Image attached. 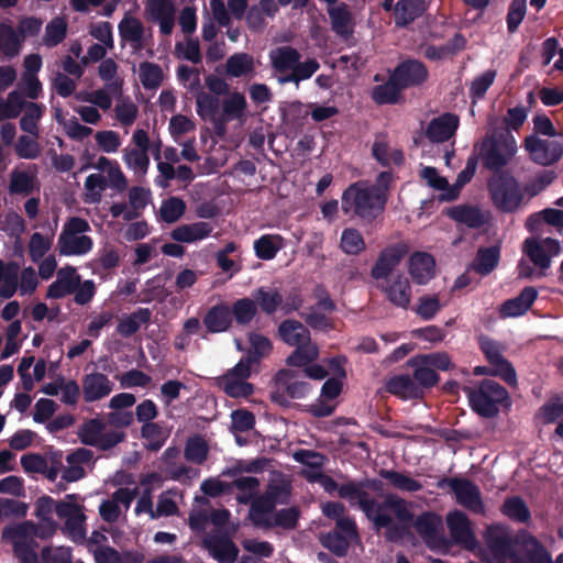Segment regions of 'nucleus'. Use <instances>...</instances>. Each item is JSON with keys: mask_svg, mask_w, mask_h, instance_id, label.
Returning a JSON list of instances; mask_svg holds the SVG:
<instances>
[{"mask_svg": "<svg viewBox=\"0 0 563 563\" xmlns=\"http://www.w3.org/2000/svg\"><path fill=\"white\" fill-rule=\"evenodd\" d=\"M339 497L347 500L350 506L358 507L377 530L388 529V539H393L394 536L398 534L399 528L394 525L393 518L387 514V510L393 511L396 519L402 523L413 521V512L405 499L390 494L382 503H378L364 489L361 481H347L341 484Z\"/></svg>", "mask_w": 563, "mask_h": 563, "instance_id": "nucleus-1", "label": "nucleus"}, {"mask_svg": "<svg viewBox=\"0 0 563 563\" xmlns=\"http://www.w3.org/2000/svg\"><path fill=\"white\" fill-rule=\"evenodd\" d=\"M517 153V142L510 130L495 128L481 142L478 158L485 169L496 174L507 173L504 170L510 164Z\"/></svg>", "mask_w": 563, "mask_h": 563, "instance_id": "nucleus-2", "label": "nucleus"}, {"mask_svg": "<svg viewBox=\"0 0 563 563\" xmlns=\"http://www.w3.org/2000/svg\"><path fill=\"white\" fill-rule=\"evenodd\" d=\"M365 181L349 185L341 197V209L344 214H353L366 222L376 220L386 209L387 202Z\"/></svg>", "mask_w": 563, "mask_h": 563, "instance_id": "nucleus-3", "label": "nucleus"}, {"mask_svg": "<svg viewBox=\"0 0 563 563\" xmlns=\"http://www.w3.org/2000/svg\"><path fill=\"white\" fill-rule=\"evenodd\" d=\"M464 393L471 409L482 418H495L501 406L511 405L507 389L493 379H483L476 388L465 387Z\"/></svg>", "mask_w": 563, "mask_h": 563, "instance_id": "nucleus-4", "label": "nucleus"}, {"mask_svg": "<svg viewBox=\"0 0 563 563\" xmlns=\"http://www.w3.org/2000/svg\"><path fill=\"white\" fill-rule=\"evenodd\" d=\"M487 189L493 206L503 213L517 212L525 200L519 181L510 173L492 175Z\"/></svg>", "mask_w": 563, "mask_h": 563, "instance_id": "nucleus-5", "label": "nucleus"}, {"mask_svg": "<svg viewBox=\"0 0 563 563\" xmlns=\"http://www.w3.org/2000/svg\"><path fill=\"white\" fill-rule=\"evenodd\" d=\"M522 533H528V531L519 529L516 533H512L508 526L493 523L486 528L484 540L495 559L514 561L523 543Z\"/></svg>", "mask_w": 563, "mask_h": 563, "instance_id": "nucleus-6", "label": "nucleus"}, {"mask_svg": "<svg viewBox=\"0 0 563 563\" xmlns=\"http://www.w3.org/2000/svg\"><path fill=\"white\" fill-rule=\"evenodd\" d=\"M291 496V485L285 479L272 481L263 494L256 496L251 504L249 518L252 523H267L261 521L260 516L271 515L277 505H288Z\"/></svg>", "mask_w": 563, "mask_h": 563, "instance_id": "nucleus-7", "label": "nucleus"}, {"mask_svg": "<svg viewBox=\"0 0 563 563\" xmlns=\"http://www.w3.org/2000/svg\"><path fill=\"white\" fill-rule=\"evenodd\" d=\"M437 485L441 489L450 487L455 496L456 503L470 512L474 515L485 514V505L481 489L468 478L443 477Z\"/></svg>", "mask_w": 563, "mask_h": 563, "instance_id": "nucleus-8", "label": "nucleus"}, {"mask_svg": "<svg viewBox=\"0 0 563 563\" xmlns=\"http://www.w3.org/2000/svg\"><path fill=\"white\" fill-rule=\"evenodd\" d=\"M553 137L552 140H542L533 134L525 139V148L531 161L542 166H551L561 159L563 155V134Z\"/></svg>", "mask_w": 563, "mask_h": 563, "instance_id": "nucleus-9", "label": "nucleus"}, {"mask_svg": "<svg viewBox=\"0 0 563 563\" xmlns=\"http://www.w3.org/2000/svg\"><path fill=\"white\" fill-rule=\"evenodd\" d=\"M553 137L552 140H542L533 134L525 139V148L531 161L542 166H551L561 159L563 155V134Z\"/></svg>", "mask_w": 563, "mask_h": 563, "instance_id": "nucleus-10", "label": "nucleus"}, {"mask_svg": "<svg viewBox=\"0 0 563 563\" xmlns=\"http://www.w3.org/2000/svg\"><path fill=\"white\" fill-rule=\"evenodd\" d=\"M522 251L537 267L544 271L551 266V258L560 254L561 245L552 238L541 241L528 238L523 242Z\"/></svg>", "mask_w": 563, "mask_h": 563, "instance_id": "nucleus-11", "label": "nucleus"}, {"mask_svg": "<svg viewBox=\"0 0 563 563\" xmlns=\"http://www.w3.org/2000/svg\"><path fill=\"white\" fill-rule=\"evenodd\" d=\"M408 252L407 244L402 242L384 247L371 268V276L376 280L387 279Z\"/></svg>", "mask_w": 563, "mask_h": 563, "instance_id": "nucleus-12", "label": "nucleus"}, {"mask_svg": "<svg viewBox=\"0 0 563 563\" xmlns=\"http://www.w3.org/2000/svg\"><path fill=\"white\" fill-rule=\"evenodd\" d=\"M390 74L402 90L421 86L429 77L424 63L413 58L400 62Z\"/></svg>", "mask_w": 563, "mask_h": 563, "instance_id": "nucleus-13", "label": "nucleus"}, {"mask_svg": "<svg viewBox=\"0 0 563 563\" xmlns=\"http://www.w3.org/2000/svg\"><path fill=\"white\" fill-rule=\"evenodd\" d=\"M446 523L450 537L455 544L467 550H473L476 547L477 541L471 528L470 519L463 511H451L446 517Z\"/></svg>", "mask_w": 563, "mask_h": 563, "instance_id": "nucleus-14", "label": "nucleus"}, {"mask_svg": "<svg viewBox=\"0 0 563 563\" xmlns=\"http://www.w3.org/2000/svg\"><path fill=\"white\" fill-rule=\"evenodd\" d=\"M459 124L460 119L456 114L445 112L429 122L426 136L432 143L446 142L455 134Z\"/></svg>", "mask_w": 563, "mask_h": 563, "instance_id": "nucleus-15", "label": "nucleus"}, {"mask_svg": "<svg viewBox=\"0 0 563 563\" xmlns=\"http://www.w3.org/2000/svg\"><path fill=\"white\" fill-rule=\"evenodd\" d=\"M80 285V276L74 266L67 265L57 271V278L46 291V298L60 299L73 294Z\"/></svg>", "mask_w": 563, "mask_h": 563, "instance_id": "nucleus-16", "label": "nucleus"}, {"mask_svg": "<svg viewBox=\"0 0 563 563\" xmlns=\"http://www.w3.org/2000/svg\"><path fill=\"white\" fill-rule=\"evenodd\" d=\"M113 383L102 373H90L82 378V397L86 402H95L110 395Z\"/></svg>", "mask_w": 563, "mask_h": 563, "instance_id": "nucleus-17", "label": "nucleus"}, {"mask_svg": "<svg viewBox=\"0 0 563 563\" xmlns=\"http://www.w3.org/2000/svg\"><path fill=\"white\" fill-rule=\"evenodd\" d=\"M538 298V290L533 286L525 287L517 297L503 302L499 313L503 318H516L525 314Z\"/></svg>", "mask_w": 563, "mask_h": 563, "instance_id": "nucleus-18", "label": "nucleus"}, {"mask_svg": "<svg viewBox=\"0 0 563 563\" xmlns=\"http://www.w3.org/2000/svg\"><path fill=\"white\" fill-rule=\"evenodd\" d=\"M386 391L401 400L423 399V393L416 385L415 379L409 374H399L391 376L385 385Z\"/></svg>", "mask_w": 563, "mask_h": 563, "instance_id": "nucleus-19", "label": "nucleus"}, {"mask_svg": "<svg viewBox=\"0 0 563 563\" xmlns=\"http://www.w3.org/2000/svg\"><path fill=\"white\" fill-rule=\"evenodd\" d=\"M372 156L383 167H390L391 164L401 166L405 163V155L400 148L390 150L386 133L375 135Z\"/></svg>", "mask_w": 563, "mask_h": 563, "instance_id": "nucleus-20", "label": "nucleus"}, {"mask_svg": "<svg viewBox=\"0 0 563 563\" xmlns=\"http://www.w3.org/2000/svg\"><path fill=\"white\" fill-rule=\"evenodd\" d=\"M412 526L417 533L427 542H444V538L440 536V531L443 529V522L441 516L426 511L416 518Z\"/></svg>", "mask_w": 563, "mask_h": 563, "instance_id": "nucleus-21", "label": "nucleus"}, {"mask_svg": "<svg viewBox=\"0 0 563 563\" xmlns=\"http://www.w3.org/2000/svg\"><path fill=\"white\" fill-rule=\"evenodd\" d=\"M435 261L426 252H415L409 257L408 272L418 285H426L434 275Z\"/></svg>", "mask_w": 563, "mask_h": 563, "instance_id": "nucleus-22", "label": "nucleus"}, {"mask_svg": "<svg viewBox=\"0 0 563 563\" xmlns=\"http://www.w3.org/2000/svg\"><path fill=\"white\" fill-rule=\"evenodd\" d=\"M378 288L386 295L387 299L396 307L407 309L411 301V286L402 274L394 277L387 285H379Z\"/></svg>", "mask_w": 563, "mask_h": 563, "instance_id": "nucleus-23", "label": "nucleus"}, {"mask_svg": "<svg viewBox=\"0 0 563 563\" xmlns=\"http://www.w3.org/2000/svg\"><path fill=\"white\" fill-rule=\"evenodd\" d=\"M268 58L273 70L284 76L294 71L298 59L301 58V54L297 48L290 45H284L271 49Z\"/></svg>", "mask_w": 563, "mask_h": 563, "instance_id": "nucleus-24", "label": "nucleus"}, {"mask_svg": "<svg viewBox=\"0 0 563 563\" xmlns=\"http://www.w3.org/2000/svg\"><path fill=\"white\" fill-rule=\"evenodd\" d=\"M521 538H523V543L519 553L523 556L519 558L517 555L514 563H552L550 553L536 537L528 532L522 533Z\"/></svg>", "mask_w": 563, "mask_h": 563, "instance_id": "nucleus-25", "label": "nucleus"}, {"mask_svg": "<svg viewBox=\"0 0 563 563\" xmlns=\"http://www.w3.org/2000/svg\"><path fill=\"white\" fill-rule=\"evenodd\" d=\"M427 10L426 0H398L393 12L397 27H407Z\"/></svg>", "mask_w": 563, "mask_h": 563, "instance_id": "nucleus-26", "label": "nucleus"}, {"mask_svg": "<svg viewBox=\"0 0 563 563\" xmlns=\"http://www.w3.org/2000/svg\"><path fill=\"white\" fill-rule=\"evenodd\" d=\"M280 340L289 346H298L311 341L309 329L298 320L286 319L278 325Z\"/></svg>", "mask_w": 563, "mask_h": 563, "instance_id": "nucleus-27", "label": "nucleus"}, {"mask_svg": "<svg viewBox=\"0 0 563 563\" xmlns=\"http://www.w3.org/2000/svg\"><path fill=\"white\" fill-rule=\"evenodd\" d=\"M297 373L292 369H279L275 375L277 386L285 388L291 399L305 398L311 390L308 382L297 380Z\"/></svg>", "mask_w": 563, "mask_h": 563, "instance_id": "nucleus-28", "label": "nucleus"}, {"mask_svg": "<svg viewBox=\"0 0 563 563\" xmlns=\"http://www.w3.org/2000/svg\"><path fill=\"white\" fill-rule=\"evenodd\" d=\"M93 241L88 235H70L60 233L57 241V247L60 255L80 256L92 250Z\"/></svg>", "mask_w": 563, "mask_h": 563, "instance_id": "nucleus-29", "label": "nucleus"}, {"mask_svg": "<svg viewBox=\"0 0 563 563\" xmlns=\"http://www.w3.org/2000/svg\"><path fill=\"white\" fill-rule=\"evenodd\" d=\"M54 532V528L49 527H38L32 521L25 520L20 523L10 525L3 528L2 538H27L29 540L32 538L46 539L52 536Z\"/></svg>", "mask_w": 563, "mask_h": 563, "instance_id": "nucleus-30", "label": "nucleus"}, {"mask_svg": "<svg viewBox=\"0 0 563 563\" xmlns=\"http://www.w3.org/2000/svg\"><path fill=\"white\" fill-rule=\"evenodd\" d=\"M202 322L210 333L228 331L232 325L230 307L225 303L211 307L205 314Z\"/></svg>", "mask_w": 563, "mask_h": 563, "instance_id": "nucleus-31", "label": "nucleus"}, {"mask_svg": "<svg viewBox=\"0 0 563 563\" xmlns=\"http://www.w3.org/2000/svg\"><path fill=\"white\" fill-rule=\"evenodd\" d=\"M499 261V246L492 245L487 247H479L473 262L470 264V269L474 271L481 276H487L498 266Z\"/></svg>", "mask_w": 563, "mask_h": 563, "instance_id": "nucleus-32", "label": "nucleus"}, {"mask_svg": "<svg viewBox=\"0 0 563 563\" xmlns=\"http://www.w3.org/2000/svg\"><path fill=\"white\" fill-rule=\"evenodd\" d=\"M212 558L218 563H234L239 555V548L227 536L213 537L206 542Z\"/></svg>", "mask_w": 563, "mask_h": 563, "instance_id": "nucleus-33", "label": "nucleus"}, {"mask_svg": "<svg viewBox=\"0 0 563 563\" xmlns=\"http://www.w3.org/2000/svg\"><path fill=\"white\" fill-rule=\"evenodd\" d=\"M300 516L299 508L296 506L289 508H283L276 510L274 514V518L272 519L269 515L260 516L261 521H266L267 523H253L255 527L271 529L273 527H279L286 530H291L297 527L298 519Z\"/></svg>", "mask_w": 563, "mask_h": 563, "instance_id": "nucleus-34", "label": "nucleus"}, {"mask_svg": "<svg viewBox=\"0 0 563 563\" xmlns=\"http://www.w3.org/2000/svg\"><path fill=\"white\" fill-rule=\"evenodd\" d=\"M212 232V225L208 222H195L181 224L175 228L170 236L179 243H192L208 238Z\"/></svg>", "mask_w": 563, "mask_h": 563, "instance_id": "nucleus-35", "label": "nucleus"}, {"mask_svg": "<svg viewBox=\"0 0 563 563\" xmlns=\"http://www.w3.org/2000/svg\"><path fill=\"white\" fill-rule=\"evenodd\" d=\"M118 29L121 40L130 43L135 52L143 48L144 25L141 20L125 15Z\"/></svg>", "mask_w": 563, "mask_h": 563, "instance_id": "nucleus-36", "label": "nucleus"}, {"mask_svg": "<svg viewBox=\"0 0 563 563\" xmlns=\"http://www.w3.org/2000/svg\"><path fill=\"white\" fill-rule=\"evenodd\" d=\"M407 365L413 368L412 378L416 385L426 395V391L435 387L440 382V375L428 365H423L419 361V356H412L407 361Z\"/></svg>", "mask_w": 563, "mask_h": 563, "instance_id": "nucleus-37", "label": "nucleus"}, {"mask_svg": "<svg viewBox=\"0 0 563 563\" xmlns=\"http://www.w3.org/2000/svg\"><path fill=\"white\" fill-rule=\"evenodd\" d=\"M446 214L455 222L467 225L471 229H478L485 224V218L478 207L459 205L448 209Z\"/></svg>", "mask_w": 563, "mask_h": 563, "instance_id": "nucleus-38", "label": "nucleus"}, {"mask_svg": "<svg viewBox=\"0 0 563 563\" xmlns=\"http://www.w3.org/2000/svg\"><path fill=\"white\" fill-rule=\"evenodd\" d=\"M328 14L331 20L332 31L339 36L346 37L352 34L353 16L346 3L342 2L336 7H330Z\"/></svg>", "mask_w": 563, "mask_h": 563, "instance_id": "nucleus-39", "label": "nucleus"}, {"mask_svg": "<svg viewBox=\"0 0 563 563\" xmlns=\"http://www.w3.org/2000/svg\"><path fill=\"white\" fill-rule=\"evenodd\" d=\"M401 91L402 88H400L397 80L390 74L386 82L377 85L372 89L371 97L378 106L396 104L399 101Z\"/></svg>", "mask_w": 563, "mask_h": 563, "instance_id": "nucleus-40", "label": "nucleus"}, {"mask_svg": "<svg viewBox=\"0 0 563 563\" xmlns=\"http://www.w3.org/2000/svg\"><path fill=\"white\" fill-rule=\"evenodd\" d=\"M500 512L514 522L529 523L531 520V511L520 496L507 497L500 507Z\"/></svg>", "mask_w": 563, "mask_h": 563, "instance_id": "nucleus-41", "label": "nucleus"}, {"mask_svg": "<svg viewBox=\"0 0 563 563\" xmlns=\"http://www.w3.org/2000/svg\"><path fill=\"white\" fill-rule=\"evenodd\" d=\"M253 297L256 306L267 316L274 314L283 305V295L277 288L258 287Z\"/></svg>", "mask_w": 563, "mask_h": 563, "instance_id": "nucleus-42", "label": "nucleus"}, {"mask_svg": "<svg viewBox=\"0 0 563 563\" xmlns=\"http://www.w3.org/2000/svg\"><path fill=\"white\" fill-rule=\"evenodd\" d=\"M151 317L152 312L148 308H139L120 320L117 332L123 338H130L140 330L141 324L148 323Z\"/></svg>", "mask_w": 563, "mask_h": 563, "instance_id": "nucleus-43", "label": "nucleus"}, {"mask_svg": "<svg viewBox=\"0 0 563 563\" xmlns=\"http://www.w3.org/2000/svg\"><path fill=\"white\" fill-rule=\"evenodd\" d=\"M542 223L563 229V210L545 208L534 212L528 217L526 228L531 232L538 231Z\"/></svg>", "mask_w": 563, "mask_h": 563, "instance_id": "nucleus-44", "label": "nucleus"}, {"mask_svg": "<svg viewBox=\"0 0 563 563\" xmlns=\"http://www.w3.org/2000/svg\"><path fill=\"white\" fill-rule=\"evenodd\" d=\"M320 68V64L316 58H308L305 62L298 59L294 71L286 74L284 76H279L278 82L284 84H296L303 80L310 79Z\"/></svg>", "mask_w": 563, "mask_h": 563, "instance_id": "nucleus-45", "label": "nucleus"}, {"mask_svg": "<svg viewBox=\"0 0 563 563\" xmlns=\"http://www.w3.org/2000/svg\"><path fill=\"white\" fill-rule=\"evenodd\" d=\"M247 341L250 343V349L245 356L256 365H260L262 360L267 357L273 351L272 341L261 333L250 332L247 334Z\"/></svg>", "mask_w": 563, "mask_h": 563, "instance_id": "nucleus-46", "label": "nucleus"}, {"mask_svg": "<svg viewBox=\"0 0 563 563\" xmlns=\"http://www.w3.org/2000/svg\"><path fill=\"white\" fill-rule=\"evenodd\" d=\"M12 542L14 556L21 563H42L35 549L38 547L34 539L27 538H2Z\"/></svg>", "mask_w": 563, "mask_h": 563, "instance_id": "nucleus-47", "label": "nucleus"}, {"mask_svg": "<svg viewBox=\"0 0 563 563\" xmlns=\"http://www.w3.org/2000/svg\"><path fill=\"white\" fill-rule=\"evenodd\" d=\"M257 311L256 302L249 297L235 300L230 308L231 319H234L236 324L242 327L250 324Z\"/></svg>", "mask_w": 563, "mask_h": 563, "instance_id": "nucleus-48", "label": "nucleus"}, {"mask_svg": "<svg viewBox=\"0 0 563 563\" xmlns=\"http://www.w3.org/2000/svg\"><path fill=\"white\" fill-rule=\"evenodd\" d=\"M283 247V238L278 234H263L254 241L255 255L263 261L273 260Z\"/></svg>", "mask_w": 563, "mask_h": 563, "instance_id": "nucleus-49", "label": "nucleus"}, {"mask_svg": "<svg viewBox=\"0 0 563 563\" xmlns=\"http://www.w3.org/2000/svg\"><path fill=\"white\" fill-rule=\"evenodd\" d=\"M319 357V349L312 343H305L295 346V350L287 356L286 364L291 367H306Z\"/></svg>", "mask_w": 563, "mask_h": 563, "instance_id": "nucleus-50", "label": "nucleus"}, {"mask_svg": "<svg viewBox=\"0 0 563 563\" xmlns=\"http://www.w3.org/2000/svg\"><path fill=\"white\" fill-rule=\"evenodd\" d=\"M379 476L388 481L393 487L402 492L416 493L422 489V484L419 481L394 470L382 468Z\"/></svg>", "mask_w": 563, "mask_h": 563, "instance_id": "nucleus-51", "label": "nucleus"}, {"mask_svg": "<svg viewBox=\"0 0 563 563\" xmlns=\"http://www.w3.org/2000/svg\"><path fill=\"white\" fill-rule=\"evenodd\" d=\"M225 71L234 78L246 76L254 71V59L247 53H235L227 59Z\"/></svg>", "mask_w": 563, "mask_h": 563, "instance_id": "nucleus-52", "label": "nucleus"}, {"mask_svg": "<svg viewBox=\"0 0 563 563\" xmlns=\"http://www.w3.org/2000/svg\"><path fill=\"white\" fill-rule=\"evenodd\" d=\"M106 430V423L99 418H92L85 421L78 428V439L79 441L89 446H96L99 444V439L102 435V431Z\"/></svg>", "mask_w": 563, "mask_h": 563, "instance_id": "nucleus-53", "label": "nucleus"}, {"mask_svg": "<svg viewBox=\"0 0 563 563\" xmlns=\"http://www.w3.org/2000/svg\"><path fill=\"white\" fill-rule=\"evenodd\" d=\"M218 386L231 398H247L254 393L253 384L245 380L232 379L228 376H220L218 378Z\"/></svg>", "mask_w": 563, "mask_h": 563, "instance_id": "nucleus-54", "label": "nucleus"}, {"mask_svg": "<svg viewBox=\"0 0 563 563\" xmlns=\"http://www.w3.org/2000/svg\"><path fill=\"white\" fill-rule=\"evenodd\" d=\"M260 485V479L254 476H241L235 478L232 486L240 492L236 496V500L243 505L252 504L254 498L258 496L257 492Z\"/></svg>", "mask_w": 563, "mask_h": 563, "instance_id": "nucleus-55", "label": "nucleus"}, {"mask_svg": "<svg viewBox=\"0 0 563 563\" xmlns=\"http://www.w3.org/2000/svg\"><path fill=\"white\" fill-rule=\"evenodd\" d=\"M209 446L200 435L190 437L185 444L184 457L191 463L201 465L206 462Z\"/></svg>", "mask_w": 563, "mask_h": 563, "instance_id": "nucleus-56", "label": "nucleus"}, {"mask_svg": "<svg viewBox=\"0 0 563 563\" xmlns=\"http://www.w3.org/2000/svg\"><path fill=\"white\" fill-rule=\"evenodd\" d=\"M340 247L347 255H358L366 249L362 233L354 228H346L342 231Z\"/></svg>", "mask_w": 563, "mask_h": 563, "instance_id": "nucleus-57", "label": "nucleus"}, {"mask_svg": "<svg viewBox=\"0 0 563 563\" xmlns=\"http://www.w3.org/2000/svg\"><path fill=\"white\" fill-rule=\"evenodd\" d=\"M45 107L35 102H27L25 112L20 119V128L22 131L38 136V121L44 113Z\"/></svg>", "mask_w": 563, "mask_h": 563, "instance_id": "nucleus-58", "label": "nucleus"}, {"mask_svg": "<svg viewBox=\"0 0 563 563\" xmlns=\"http://www.w3.org/2000/svg\"><path fill=\"white\" fill-rule=\"evenodd\" d=\"M139 78L145 89H157L164 79L163 69L158 64L152 62H142L140 64Z\"/></svg>", "mask_w": 563, "mask_h": 563, "instance_id": "nucleus-59", "label": "nucleus"}, {"mask_svg": "<svg viewBox=\"0 0 563 563\" xmlns=\"http://www.w3.org/2000/svg\"><path fill=\"white\" fill-rule=\"evenodd\" d=\"M35 176L14 169L10 174L9 192L11 195L29 196L34 191Z\"/></svg>", "mask_w": 563, "mask_h": 563, "instance_id": "nucleus-60", "label": "nucleus"}, {"mask_svg": "<svg viewBox=\"0 0 563 563\" xmlns=\"http://www.w3.org/2000/svg\"><path fill=\"white\" fill-rule=\"evenodd\" d=\"M220 110V100L218 97L208 93L200 92L196 97V111L197 114L203 120L207 121L211 118L217 117Z\"/></svg>", "mask_w": 563, "mask_h": 563, "instance_id": "nucleus-61", "label": "nucleus"}, {"mask_svg": "<svg viewBox=\"0 0 563 563\" xmlns=\"http://www.w3.org/2000/svg\"><path fill=\"white\" fill-rule=\"evenodd\" d=\"M496 76L497 71L495 69H488L475 77L470 86V98L473 101L483 99L489 87L494 84Z\"/></svg>", "mask_w": 563, "mask_h": 563, "instance_id": "nucleus-62", "label": "nucleus"}, {"mask_svg": "<svg viewBox=\"0 0 563 563\" xmlns=\"http://www.w3.org/2000/svg\"><path fill=\"white\" fill-rule=\"evenodd\" d=\"M67 33V24L64 19L56 18L53 19L49 23H47L45 27V35L43 37V43L47 47L57 46L59 43L64 41Z\"/></svg>", "mask_w": 563, "mask_h": 563, "instance_id": "nucleus-63", "label": "nucleus"}, {"mask_svg": "<svg viewBox=\"0 0 563 563\" xmlns=\"http://www.w3.org/2000/svg\"><path fill=\"white\" fill-rule=\"evenodd\" d=\"M247 103L245 97L241 92H233L222 103V113L230 120L241 119L244 117Z\"/></svg>", "mask_w": 563, "mask_h": 563, "instance_id": "nucleus-64", "label": "nucleus"}]
</instances>
